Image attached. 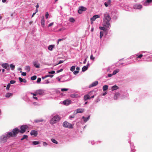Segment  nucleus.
<instances>
[{
  "mask_svg": "<svg viewBox=\"0 0 152 152\" xmlns=\"http://www.w3.org/2000/svg\"><path fill=\"white\" fill-rule=\"evenodd\" d=\"M104 18L103 19V25L104 26L108 28H110L111 25L110 22L111 20V18L108 13L106 12L104 13Z\"/></svg>",
  "mask_w": 152,
  "mask_h": 152,
  "instance_id": "f257e3e1",
  "label": "nucleus"
},
{
  "mask_svg": "<svg viewBox=\"0 0 152 152\" xmlns=\"http://www.w3.org/2000/svg\"><path fill=\"white\" fill-rule=\"evenodd\" d=\"M129 95L127 93L123 94L121 91L120 92H116L114 94V99L117 100L122 99L128 97Z\"/></svg>",
  "mask_w": 152,
  "mask_h": 152,
  "instance_id": "f03ea898",
  "label": "nucleus"
},
{
  "mask_svg": "<svg viewBox=\"0 0 152 152\" xmlns=\"http://www.w3.org/2000/svg\"><path fill=\"white\" fill-rule=\"evenodd\" d=\"M10 137L8 132L4 133L0 136V143L2 144L5 143Z\"/></svg>",
  "mask_w": 152,
  "mask_h": 152,
  "instance_id": "7ed1b4c3",
  "label": "nucleus"
},
{
  "mask_svg": "<svg viewBox=\"0 0 152 152\" xmlns=\"http://www.w3.org/2000/svg\"><path fill=\"white\" fill-rule=\"evenodd\" d=\"M61 119V117L56 114L53 116L51 119L50 123L51 125H53L58 122Z\"/></svg>",
  "mask_w": 152,
  "mask_h": 152,
  "instance_id": "20e7f679",
  "label": "nucleus"
},
{
  "mask_svg": "<svg viewBox=\"0 0 152 152\" xmlns=\"http://www.w3.org/2000/svg\"><path fill=\"white\" fill-rule=\"evenodd\" d=\"M12 133L8 132L9 135L11 137H15L20 132L19 129L18 128H16L12 130Z\"/></svg>",
  "mask_w": 152,
  "mask_h": 152,
  "instance_id": "39448f33",
  "label": "nucleus"
},
{
  "mask_svg": "<svg viewBox=\"0 0 152 152\" xmlns=\"http://www.w3.org/2000/svg\"><path fill=\"white\" fill-rule=\"evenodd\" d=\"M62 125L65 128H68L69 129L73 128V125L66 121H64Z\"/></svg>",
  "mask_w": 152,
  "mask_h": 152,
  "instance_id": "423d86ee",
  "label": "nucleus"
},
{
  "mask_svg": "<svg viewBox=\"0 0 152 152\" xmlns=\"http://www.w3.org/2000/svg\"><path fill=\"white\" fill-rule=\"evenodd\" d=\"M28 128V126L26 125H23L20 126V129L19 130L20 133L21 134L24 133L26 129Z\"/></svg>",
  "mask_w": 152,
  "mask_h": 152,
  "instance_id": "0eeeda50",
  "label": "nucleus"
},
{
  "mask_svg": "<svg viewBox=\"0 0 152 152\" xmlns=\"http://www.w3.org/2000/svg\"><path fill=\"white\" fill-rule=\"evenodd\" d=\"M142 8V4L139 3H136L134 4L133 6V8L136 10H140Z\"/></svg>",
  "mask_w": 152,
  "mask_h": 152,
  "instance_id": "6e6552de",
  "label": "nucleus"
},
{
  "mask_svg": "<svg viewBox=\"0 0 152 152\" xmlns=\"http://www.w3.org/2000/svg\"><path fill=\"white\" fill-rule=\"evenodd\" d=\"M141 53L142 54H141L138 56V58H141L142 56L144 57H146V56L148 55H150L151 53L149 52H147L145 51H142Z\"/></svg>",
  "mask_w": 152,
  "mask_h": 152,
  "instance_id": "1a4fd4ad",
  "label": "nucleus"
},
{
  "mask_svg": "<svg viewBox=\"0 0 152 152\" xmlns=\"http://www.w3.org/2000/svg\"><path fill=\"white\" fill-rule=\"evenodd\" d=\"M99 16L97 15H96L93 16L91 18V23L92 24L94 21H95L96 19L99 18Z\"/></svg>",
  "mask_w": 152,
  "mask_h": 152,
  "instance_id": "9d476101",
  "label": "nucleus"
},
{
  "mask_svg": "<svg viewBox=\"0 0 152 152\" xmlns=\"http://www.w3.org/2000/svg\"><path fill=\"white\" fill-rule=\"evenodd\" d=\"M86 10V8L83 6H81L79 7V10L78 12L80 14L82 13V11H85Z\"/></svg>",
  "mask_w": 152,
  "mask_h": 152,
  "instance_id": "9b49d317",
  "label": "nucleus"
},
{
  "mask_svg": "<svg viewBox=\"0 0 152 152\" xmlns=\"http://www.w3.org/2000/svg\"><path fill=\"white\" fill-rule=\"evenodd\" d=\"M1 66L3 68L7 69V70H9L10 69L9 65L7 63H5L2 64H1Z\"/></svg>",
  "mask_w": 152,
  "mask_h": 152,
  "instance_id": "f8f14e48",
  "label": "nucleus"
},
{
  "mask_svg": "<svg viewBox=\"0 0 152 152\" xmlns=\"http://www.w3.org/2000/svg\"><path fill=\"white\" fill-rule=\"evenodd\" d=\"M36 93L37 94L42 95L44 94V91L42 89H39L36 91Z\"/></svg>",
  "mask_w": 152,
  "mask_h": 152,
  "instance_id": "ddd939ff",
  "label": "nucleus"
},
{
  "mask_svg": "<svg viewBox=\"0 0 152 152\" xmlns=\"http://www.w3.org/2000/svg\"><path fill=\"white\" fill-rule=\"evenodd\" d=\"M152 2V0H146V1L144 2L143 5L145 6H148Z\"/></svg>",
  "mask_w": 152,
  "mask_h": 152,
  "instance_id": "4468645a",
  "label": "nucleus"
},
{
  "mask_svg": "<svg viewBox=\"0 0 152 152\" xmlns=\"http://www.w3.org/2000/svg\"><path fill=\"white\" fill-rule=\"evenodd\" d=\"M30 134L31 135H33L34 137H36L38 134L37 132L36 131L32 130L30 132Z\"/></svg>",
  "mask_w": 152,
  "mask_h": 152,
  "instance_id": "2eb2a0df",
  "label": "nucleus"
},
{
  "mask_svg": "<svg viewBox=\"0 0 152 152\" xmlns=\"http://www.w3.org/2000/svg\"><path fill=\"white\" fill-rule=\"evenodd\" d=\"M34 66L37 68H39L40 67V64L38 63L37 61H34L33 62Z\"/></svg>",
  "mask_w": 152,
  "mask_h": 152,
  "instance_id": "dca6fc26",
  "label": "nucleus"
},
{
  "mask_svg": "<svg viewBox=\"0 0 152 152\" xmlns=\"http://www.w3.org/2000/svg\"><path fill=\"white\" fill-rule=\"evenodd\" d=\"M129 142L130 143V148L131 149V152H134L135 151L134 149V146L133 143L132 142H131L129 141Z\"/></svg>",
  "mask_w": 152,
  "mask_h": 152,
  "instance_id": "f3484780",
  "label": "nucleus"
},
{
  "mask_svg": "<svg viewBox=\"0 0 152 152\" xmlns=\"http://www.w3.org/2000/svg\"><path fill=\"white\" fill-rule=\"evenodd\" d=\"M56 79L60 82H65L69 81L71 80V79L70 78H68L67 80H63L62 79L61 80V79L59 77H57L56 78Z\"/></svg>",
  "mask_w": 152,
  "mask_h": 152,
  "instance_id": "a211bd4d",
  "label": "nucleus"
},
{
  "mask_svg": "<svg viewBox=\"0 0 152 152\" xmlns=\"http://www.w3.org/2000/svg\"><path fill=\"white\" fill-rule=\"evenodd\" d=\"M71 101L70 100H66L63 101V104L65 105H68L71 104Z\"/></svg>",
  "mask_w": 152,
  "mask_h": 152,
  "instance_id": "6ab92c4d",
  "label": "nucleus"
},
{
  "mask_svg": "<svg viewBox=\"0 0 152 152\" xmlns=\"http://www.w3.org/2000/svg\"><path fill=\"white\" fill-rule=\"evenodd\" d=\"M111 0H108L106 2H104V6L107 7L108 6H110L111 4Z\"/></svg>",
  "mask_w": 152,
  "mask_h": 152,
  "instance_id": "aec40b11",
  "label": "nucleus"
},
{
  "mask_svg": "<svg viewBox=\"0 0 152 152\" xmlns=\"http://www.w3.org/2000/svg\"><path fill=\"white\" fill-rule=\"evenodd\" d=\"M89 64L88 63L87 65L86 66H84L82 68V71L84 72L87 70L88 69V66L89 65Z\"/></svg>",
  "mask_w": 152,
  "mask_h": 152,
  "instance_id": "412c9836",
  "label": "nucleus"
},
{
  "mask_svg": "<svg viewBox=\"0 0 152 152\" xmlns=\"http://www.w3.org/2000/svg\"><path fill=\"white\" fill-rule=\"evenodd\" d=\"M98 81H95L94 82H93L89 86V87L91 88L92 87H94L95 86H96L97 85H98Z\"/></svg>",
  "mask_w": 152,
  "mask_h": 152,
  "instance_id": "4be33fe9",
  "label": "nucleus"
},
{
  "mask_svg": "<svg viewBox=\"0 0 152 152\" xmlns=\"http://www.w3.org/2000/svg\"><path fill=\"white\" fill-rule=\"evenodd\" d=\"M76 113H82L84 112V109L83 108H78L76 110Z\"/></svg>",
  "mask_w": 152,
  "mask_h": 152,
  "instance_id": "5701e85b",
  "label": "nucleus"
},
{
  "mask_svg": "<svg viewBox=\"0 0 152 152\" xmlns=\"http://www.w3.org/2000/svg\"><path fill=\"white\" fill-rule=\"evenodd\" d=\"M90 117V115H89L87 117H85L84 116L82 117V118L83 119L85 122H86L88 121V120Z\"/></svg>",
  "mask_w": 152,
  "mask_h": 152,
  "instance_id": "b1692460",
  "label": "nucleus"
},
{
  "mask_svg": "<svg viewBox=\"0 0 152 152\" xmlns=\"http://www.w3.org/2000/svg\"><path fill=\"white\" fill-rule=\"evenodd\" d=\"M118 88L119 87L117 86L116 85H115L114 86L112 87L111 89L112 91H113L114 90L118 89Z\"/></svg>",
  "mask_w": 152,
  "mask_h": 152,
  "instance_id": "393cba45",
  "label": "nucleus"
},
{
  "mask_svg": "<svg viewBox=\"0 0 152 152\" xmlns=\"http://www.w3.org/2000/svg\"><path fill=\"white\" fill-rule=\"evenodd\" d=\"M13 95V94L12 93L7 92L5 94V96L7 98H9L10 97L12 96Z\"/></svg>",
  "mask_w": 152,
  "mask_h": 152,
  "instance_id": "a878e982",
  "label": "nucleus"
},
{
  "mask_svg": "<svg viewBox=\"0 0 152 152\" xmlns=\"http://www.w3.org/2000/svg\"><path fill=\"white\" fill-rule=\"evenodd\" d=\"M41 24L42 26L45 25V18L44 16H42L41 17Z\"/></svg>",
  "mask_w": 152,
  "mask_h": 152,
  "instance_id": "bb28decb",
  "label": "nucleus"
},
{
  "mask_svg": "<svg viewBox=\"0 0 152 152\" xmlns=\"http://www.w3.org/2000/svg\"><path fill=\"white\" fill-rule=\"evenodd\" d=\"M106 27V28H105L104 27L100 26V27H99V28L100 29V30H102L104 31L107 32L108 31V29H107V28Z\"/></svg>",
  "mask_w": 152,
  "mask_h": 152,
  "instance_id": "cd10ccee",
  "label": "nucleus"
},
{
  "mask_svg": "<svg viewBox=\"0 0 152 152\" xmlns=\"http://www.w3.org/2000/svg\"><path fill=\"white\" fill-rule=\"evenodd\" d=\"M54 46L55 45H49L48 47V49L50 51L52 50Z\"/></svg>",
  "mask_w": 152,
  "mask_h": 152,
  "instance_id": "c85d7f7f",
  "label": "nucleus"
},
{
  "mask_svg": "<svg viewBox=\"0 0 152 152\" xmlns=\"http://www.w3.org/2000/svg\"><path fill=\"white\" fill-rule=\"evenodd\" d=\"M44 121V120L43 119H36L34 121V122L36 123H37L39 122H42Z\"/></svg>",
  "mask_w": 152,
  "mask_h": 152,
  "instance_id": "c756f323",
  "label": "nucleus"
},
{
  "mask_svg": "<svg viewBox=\"0 0 152 152\" xmlns=\"http://www.w3.org/2000/svg\"><path fill=\"white\" fill-rule=\"evenodd\" d=\"M84 99L85 101H86L88 99H90V97L88 95H86L84 96Z\"/></svg>",
  "mask_w": 152,
  "mask_h": 152,
  "instance_id": "7c9ffc66",
  "label": "nucleus"
},
{
  "mask_svg": "<svg viewBox=\"0 0 152 152\" xmlns=\"http://www.w3.org/2000/svg\"><path fill=\"white\" fill-rule=\"evenodd\" d=\"M108 88V86L107 85H105L103 86V90L104 91L107 90Z\"/></svg>",
  "mask_w": 152,
  "mask_h": 152,
  "instance_id": "2f4dec72",
  "label": "nucleus"
},
{
  "mask_svg": "<svg viewBox=\"0 0 152 152\" xmlns=\"http://www.w3.org/2000/svg\"><path fill=\"white\" fill-rule=\"evenodd\" d=\"M119 69H118L115 70L112 73V75H115L116 74L119 72Z\"/></svg>",
  "mask_w": 152,
  "mask_h": 152,
  "instance_id": "473e14b6",
  "label": "nucleus"
},
{
  "mask_svg": "<svg viewBox=\"0 0 152 152\" xmlns=\"http://www.w3.org/2000/svg\"><path fill=\"white\" fill-rule=\"evenodd\" d=\"M25 69L27 72H29L30 70V67L29 66H26L25 67Z\"/></svg>",
  "mask_w": 152,
  "mask_h": 152,
  "instance_id": "72a5a7b5",
  "label": "nucleus"
},
{
  "mask_svg": "<svg viewBox=\"0 0 152 152\" xmlns=\"http://www.w3.org/2000/svg\"><path fill=\"white\" fill-rule=\"evenodd\" d=\"M39 142L37 141H34L32 142V144L34 145H36L39 144Z\"/></svg>",
  "mask_w": 152,
  "mask_h": 152,
  "instance_id": "f704fd0d",
  "label": "nucleus"
},
{
  "mask_svg": "<svg viewBox=\"0 0 152 152\" xmlns=\"http://www.w3.org/2000/svg\"><path fill=\"white\" fill-rule=\"evenodd\" d=\"M11 69L12 70H13L15 68V65L12 64H11L10 65Z\"/></svg>",
  "mask_w": 152,
  "mask_h": 152,
  "instance_id": "c9c22d12",
  "label": "nucleus"
},
{
  "mask_svg": "<svg viewBox=\"0 0 152 152\" xmlns=\"http://www.w3.org/2000/svg\"><path fill=\"white\" fill-rule=\"evenodd\" d=\"M88 143L89 144H90L92 145H94L96 143V142L94 141L93 140H89L88 141Z\"/></svg>",
  "mask_w": 152,
  "mask_h": 152,
  "instance_id": "e433bc0d",
  "label": "nucleus"
},
{
  "mask_svg": "<svg viewBox=\"0 0 152 152\" xmlns=\"http://www.w3.org/2000/svg\"><path fill=\"white\" fill-rule=\"evenodd\" d=\"M69 20L70 22L72 23H74L75 21V19L72 18H69Z\"/></svg>",
  "mask_w": 152,
  "mask_h": 152,
  "instance_id": "4c0bfd02",
  "label": "nucleus"
},
{
  "mask_svg": "<svg viewBox=\"0 0 152 152\" xmlns=\"http://www.w3.org/2000/svg\"><path fill=\"white\" fill-rule=\"evenodd\" d=\"M49 83V82L48 80H45L44 82H42L41 83L42 84H48Z\"/></svg>",
  "mask_w": 152,
  "mask_h": 152,
  "instance_id": "58836bf2",
  "label": "nucleus"
},
{
  "mask_svg": "<svg viewBox=\"0 0 152 152\" xmlns=\"http://www.w3.org/2000/svg\"><path fill=\"white\" fill-rule=\"evenodd\" d=\"M138 56L139 55H138L137 54L136 55V56H137L136 57V58L135 59V60H136V61H137L138 62L140 61V59L141 58H138Z\"/></svg>",
  "mask_w": 152,
  "mask_h": 152,
  "instance_id": "ea45409f",
  "label": "nucleus"
},
{
  "mask_svg": "<svg viewBox=\"0 0 152 152\" xmlns=\"http://www.w3.org/2000/svg\"><path fill=\"white\" fill-rule=\"evenodd\" d=\"M51 141L56 144H57L58 143V142L54 139H52L51 140Z\"/></svg>",
  "mask_w": 152,
  "mask_h": 152,
  "instance_id": "a19ab883",
  "label": "nucleus"
},
{
  "mask_svg": "<svg viewBox=\"0 0 152 152\" xmlns=\"http://www.w3.org/2000/svg\"><path fill=\"white\" fill-rule=\"evenodd\" d=\"M37 77L36 76L34 75L31 77V79L32 80H34L36 79Z\"/></svg>",
  "mask_w": 152,
  "mask_h": 152,
  "instance_id": "79ce46f5",
  "label": "nucleus"
},
{
  "mask_svg": "<svg viewBox=\"0 0 152 152\" xmlns=\"http://www.w3.org/2000/svg\"><path fill=\"white\" fill-rule=\"evenodd\" d=\"M75 67L74 66H72L70 68V70L72 72L74 71L75 69Z\"/></svg>",
  "mask_w": 152,
  "mask_h": 152,
  "instance_id": "37998d69",
  "label": "nucleus"
},
{
  "mask_svg": "<svg viewBox=\"0 0 152 152\" xmlns=\"http://www.w3.org/2000/svg\"><path fill=\"white\" fill-rule=\"evenodd\" d=\"M11 86L10 83H9L7 85L6 89L7 90H9Z\"/></svg>",
  "mask_w": 152,
  "mask_h": 152,
  "instance_id": "c03bdc74",
  "label": "nucleus"
},
{
  "mask_svg": "<svg viewBox=\"0 0 152 152\" xmlns=\"http://www.w3.org/2000/svg\"><path fill=\"white\" fill-rule=\"evenodd\" d=\"M69 89L67 88H62L61 89V90L62 91L64 92L65 91H66L68 90Z\"/></svg>",
  "mask_w": 152,
  "mask_h": 152,
  "instance_id": "a18cd8bd",
  "label": "nucleus"
},
{
  "mask_svg": "<svg viewBox=\"0 0 152 152\" xmlns=\"http://www.w3.org/2000/svg\"><path fill=\"white\" fill-rule=\"evenodd\" d=\"M118 16L116 15H114L113 17V19L114 20H116L118 19Z\"/></svg>",
  "mask_w": 152,
  "mask_h": 152,
  "instance_id": "49530a36",
  "label": "nucleus"
},
{
  "mask_svg": "<svg viewBox=\"0 0 152 152\" xmlns=\"http://www.w3.org/2000/svg\"><path fill=\"white\" fill-rule=\"evenodd\" d=\"M103 32L102 31H101L100 32V37H99L100 38V39H101L102 37L103 36Z\"/></svg>",
  "mask_w": 152,
  "mask_h": 152,
  "instance_id": "de8ad7c7",
  "label": "nucleus"
},
{
  "mask_svg": "<svg viewBox=\"0 0 152 152\" xmlns=\"http://www.w3.org/2000/svg\"><path fill=\"white\" fill-rule=\"evenodd\" d=\"M41 78H40V77H38L37 78V83H40V82H41Z\"/></svg>",
  "mask_w": 152,
  "mask_h": 152,
  "instance_id": "09e8293b",
  "label": "nucleus"
},
{
  "mask_svg": "<svg viewBox=\"0 0 152 152\" xmlns=\"http://www.w3.org/2000/svg\"><path fill=\"white\" fill-rule=\"evenodd\" d=\"M77 94H72L71 95V97L72 98H75L77 97Z\"/></svg>",
  "mask_w": 152,
  "mask_h": 152,
  "instance_id": "8fccbe9b",
  "label": "nucleus"
},
{
  "mask_svg": "<svg viewBox=\"0 0 152 152\" xmlns=\"http://www.w3.org/2000/svg\"><path fill=\"white\" fill-rule=\"evenodd\" d=\"M110 67H108L106 68V70L107 72H111V71H110Z\"/></svg>",
  "mask_w": 152,
  "mask_h": 152,
  "instance_id": "3c124183",
  "label": "nucleus"
},
{
  "mask_svg": "<svg viewBox=\"0 0 152 152\" xmlns=\"http://www.w3.org/2000/svg\"><path fill=\"white\" fill-rule=\"evenodd\" d=\"M16 82V81L14 80H12L10 81V84H13Z\"/></svg>",
  "mask_w": 152,
  "mask_h": 152,
  "instance_id": "603ef678",
  "label": "nucleus"
},
{
  "mask_svg": "<svg viewBox=\"0 0 152 152\" xmlns=\"http://www.w3.org/2000/svg\"><path fill=\"white\" fill-rule=\"evenodd\" d=\"M64 62V61H63V60H60L59 61V62H58V64H55V66H56V65H57L58 64H59L62 63Z\"/></svg>",
  "mask_w": 152,
  "mask_h": 152,
  "instance_id": "864d4df0",
  "label": "nucleus"
},
{
  "mask_svg": "<svg viewBox=\"0 0 152 152\" xmlns=\"http://www.w3.org/2000/svg\"><path fill=\"white\" fill-rule=\"evenodd\" d=\"M70 78V79H71V78L69 77V76H66L64 77V80H67L68 78Z\"/></svg>",
  "mask_w": 152,
  "mask_h": 152,
  "instance_id": "5fc2aeb1",
  "label": "nucleus"
},
{
  "mask_svg": "<svg viewBox=\"0 0 152 152\" xmlns=\"http://www.w3.org/2000/svg\"><path fill=\"white\" fill-rule=\"evenodd\" d=\"M43 145L44 146H46L48 145V144L46 142H43Z\"/></svg>",
  "mask_w": 152,
  "mask_h": 152,
  "instance_id": "6e6d98bb",
  "label": "nucleus"
},
{
  "mask_svg": "<svg viewBox=\"0 0 152 152\" xmlns=\"http://www.w3.org/2000/svg\"><path fill=\"white\" fill-rule=\"evenodd\" d=\"M63 69H61L59 70H57L56 71V73H58L63 71Z\"/></svg>",
  "mask_w": 152,
  "mask_h": 152,
  "instance_id": "4d7b16f0",
  "label": "nucleus"
},
{
  "mask_svg": "<svg viewBox=\"0 0 152 152\" xmlns=\"http://www.w3.org/2000/svg\"><path fill=\"white\" fill-rule=\"evenodd\" d=\"M135 57H136V55L132 56H131L130 57H129V58H128V59H132L133 58Z\"/></svg>",
  "mask_w": 152,
  "mask_h": 152,
  "instance_id": "13d9d810",
  "label": "nucleus"
},
{
  "mask_svg": "<svg viewBox=\"0 0 152 152\" xmlns=\"http://www.w3.org/2000/svg\"><path fill=\"white\" fill-rule=\"evenodd\" d=\"M49 14L48 12H46L45 13V17L46 19L48 18Z\"/></svg>",
  "mask_w": 152,
  "mask_h": 152,
  "instance_id": "bf43d9fd",
  "label": "nucleus"
},
{
  "mask_svg": "<svg viewBox=\"0 0 152 152\" xmlns=\"http://www.w3.org/2000/svg\"><path fill=\"white\" fill-rule=\"evenodd\" d=\"M144 57L147 59H148L150 57V56L149 55H148L146 56V57Z\"/></svg>",
  "mask_w": 152,
  "mask_h": 152,
  "instance_id": "052dcab7",
  "label": "nucleus"
},
{
  "mask_svg": "<svg viewBox=\"0 0 152 152\" xmlns=\"http://www.w3.org/2000/svg\"><path fill=\"white\" fill-rule=\"evenodd\" d=\"M47 77H50L52 78L53 77V75H47Z\"/></svg>",
  "mask_w": 152,
  "mask_h": 152,
  "instance_id": "680f3d73",
  "label": "nucleus"
},
{
  "mask_svg": "<svg viewBox=\"0 0 152 152\" xmlns=\"http://www.w3.org/2000/svg\"><path fill=\"white\" fill-rule=\"evenodd\" d=\"M23 139H26L28 137V136L27 135H24L23 136Z\"/></svg>",
  "mask_w": 152,
  "mask_h": 152,
  "instance_id": "e2e57ef3",
  "label": "nucleus"
},
{
  "mask_svg": "<svg viewBox=\"0 0 152 152\" xmlns=\"http://www.w3.org/2000/svg\"><path fill=\"white\" fill-rule=\"evenodd\" d=\"M73 73L74 75H76L79 72L78 71H77V70L74 71Z\"/></svg>",
  "mask_w": 152,
  "mask_h": 152,
  "instance_id": "0e129e2a",
  "label": "nucleus"
},
{
  "mask_svg": "<svg viewBox=\"0 0 152 152\" xmlns=\"http://www.w3.org/2000/svg\"><path fill=\"white\" fill-rule=\"evenodd\" d=\"M53 22L51 23H50L48 25V27H50L52 26H53Z\"/></svg>",
  "mask_w": 152,
  "mask_h": 152,
  "instance_id": "69168bd1",
  "label": "nucleus"
},
{
  "mask_svg": "<svg viewBox=\"0 0 152 152\" xmlns=\"http://www.w3.org/2000/svg\"><path fill=\"white\" fill-rule=\"evenodd\" d=\"M18 79L20 82H22L23 79L20 77H19Z\"/></svg>",
  "mask_w": 152,
  "mask_h": 152,
  "instance_id": "338daca9",
  "label": "nucleus"
},
{
  "mask_svg": "<svg viewBox=\"0 0 152 152\" xmlns=\"http://www.w3.org/2000/svg\"><path fill=\"white\" fill-rule=\"evenodd\" d=\"M95 59V58L93 57L92 55H91L90 56V59L91 60H94Z\"/></svg>",
  "mask_w": 152,
  "mask_h": 152,
  "instance_id": "774afa93",
  "label": "nucleus"
}]
</instances>
